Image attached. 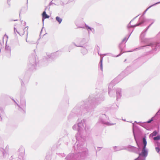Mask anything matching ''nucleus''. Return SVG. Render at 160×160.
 <instances>
[{
    "instance_id": "1",
    "label": "nucleus",
    "mask_w": 160,
    "mask_h": 160,
    "mask_svg": "<svg viewBox=\"0 0 160 160\" xmlns=\"http://www.w3.org/2000/svg\"><path fill=\"white\" fill-rule=\"evenodd\" d=\"M147 153L145 150V148H143L142 153L140 154V155H141L143 157H145L147 155Z\"/></svg>"
},
{
    "instance_id": "2",
    "label": "nucleus",
    "mask_w": 160,
    "mask_h": 160,
    "mask_svg": "<svg viewBox=\"0 0 160 160\" xmlns=\"http://www.w3.org/2000/svg\"><path fill=\"white\" fill-rule=\"evenodd\" d=\"M42 19L49 18V16L47 15L45 11H44L42 14Z\"/></svg>"
},
{
    "instance_id": "3",
    "label": "nucleus",
    "mask_w": 160,
    "mask_h": 160,
    "mask_svg": "<svg viewBox=\"0 0 160 160\" xmlns=\"http://www.w3.org/2000/svg\"><path fill=\"white\" fill-rule=\"evenodd\" d=\"M5 50L6 53L8 54H10L11 49L8 47H6Z\"/></svg>"
},
{
    "instance_id": "4",
    "label": "nucleus",
    "mask_w": 160,
    "mask_h": 160,
    "mask_svg": "<svg viewBox=\"0 0 160 160\" xmlns=\"http://www.w3.org/2000/svg\"><path fill=\"white\" fill-rule=\"evenodd\" d=\"M143 142L144 144L143 148H145L147 145V141L146 139L144 138H143Z\"/></svg>"
},
{
    "instance_id": "5",
    "label": "nucleus",
    "mask_w": 160,
    "mask_h": 160,
    "mask_svg": "<svg viewBox=\"0 0 160 160\" xmlns=\"http://www.w3.org/2000/svg\"><path fill=\"white\" fill-rule=\"evenodd\" d=\"M56 19L59 23H60L62 21V19L59 17H57Z\"/></svg>"
},
{
    "instance_id": "6",
    "label": "nucleus",
    "mask_w": 160,
    "mask_h": 160,
    "mask_svg": "<svg viewBox=\"0 0 160 160\" xmlns=\"http://www.w3.org/2000/svg\"><path fill=\"white\" fill-rule=\"evenodd\" d=\"M157 134V132L156 131H154L152 133L150 134V136L153 137L154 136H156Z\"/></svg>"
},
{
    "instance_id": "7",
    "label": "nucleus",
    "mask_w": 160,
    "mask_h": 160,
    "mask_svg": "<svg viewBox=\"0 0 160 160\" xmlns=\"http://www.w3.org/2000/svg\"><path fill=\"white\" fill-rule=\"evenodd\" d=\"M154 140H158L160 139V136L158 135L157 137H155L153 138Z\"/></svg>"
},
{
    "instance_id": "8",
    "label": "nucleus",
    "mask_w": 160,
    "mask_h": 160,
    "mask_svg": "<svg viewBox=\"0 0 160 160\" xmlns=\"http://www.w3.org/2000/svg\"><path fill=\"white\" fill-rule=\"evenodd\" d=\"M153 120V119L152 118L150 120H149L147 122L148 123H150Z\"/></svg>"
},
{
    "instance_id": "9",
    "label": "nucleus",
    "mask_w": 160,
    "mask_h": 160,
    "mask_svg": "<svg viewBox=\"0 0 160 160\" xmlns=\"http://www.w3.org/2000/svg\"><path fill=\"white\" fill-rule=\"evenodd\" d=\"M100 67H101V69L102 70V63L101 64Z\"/></svg>"
},
{
    "instance_id": "10",
    "label": "nucleus",
    "mask_w": 160,
    "mask_h": 160,
    "mask_svg": "<svg viewBox=\"0 0 160 160\" xmlns=\"http://www.w3.org/2000/svg\"><path fill=\"white\" fill-rule=\"evenodd\" d=\"M156 149H157V150H158V152H159V149L158 148H157Z\"/></svg>"
},
{
    "instance_id": "11",
    "label": "nucleus",
    "mask_w": 160,
    "mask_h": 160,
    "mask_svg": "<svg viewBox=\"0 0 160 160\" xmlns=\"http://www.w3.org/2000/svg\"><path fill=\"white\" fill-rule=\"evenodd\" d=\"M88 29H90V30H91V28L90 27H88Z\"/></svg>"
}]
</instances>
